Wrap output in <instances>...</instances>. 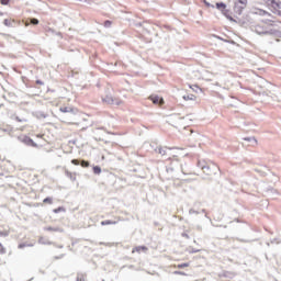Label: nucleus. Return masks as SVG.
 Here are the masks:
<instances>
[{"label":"nucleus","mask_w":281,"mask_h":281,"mask_svg":"<svg viewBox=\"0 0 281 281\" xmlns=\"http://www.w3.org/2000/svg\"><path fill=\"white\" fill-rule=\"evenodd\" d=\"M252 32L259 36H274L277 42L281 38V22H273L271 20L262 21L251 26Z\"/></svg>","instance_id":"nucleus-1"},{"label":"nucleus","mask_w":281,"mask_h":281,"mask_svg":"<svg viewBox=\"0 0 281 281\" xmlns=\"http://www.w3.org/2000/svg\"><path fill=\"white\" fill-rule=\"evenodd\" d=\"M184 149L179 148H168V147H157L156 153H159V155L168 156V157H188L190 155V151H183Z\"/></svg>","instance_id":"nucleus-2"},{"label":"nucleus","mask_w":281,"mask_h":281,"mask_svg":"<svg viewBox=\"0 0 281 281\" xmlns=\"http://www.w3.org/2000/svg\"><path fill=\"white\" fill-rule=\"evenodd\" d=\"M176 166H179V162H172L171 166L167 167V172L172 173L171 176L172 179H177V177H179V173H177L178 170H180L182 172V175H187L186 170H183V166L180 165L177 169L175 168Z\"/></svg>","instance_id":"nucleus-3"},{"label":"nucleus","mask_w":281,"mask_h":281,"mask_svg":"<svg viewBox=\"0 0 281 281\" xmlns=\"http://www.w3.org/2000/svg\"><path fill=\"white\" fill-rule=\"evenodd\" d=\"M247 8V0H237L235 2L234 12L236 14H243V10Z\"/></svg>","instance_id":"nucleus-4"},{"label":"nucleus","mask_w":281,"mask_h":281,"mask_svg":"<svg viewBox=\"0 0 281 281\" xmlns=\"http://www.w3.org/2000/svg\"><path fill=\"white\" fill-rule=\"evenodd\" d=\"M267 5H271L274 10V14L281 16V2L276 0H267Z\"/></svg>","instance_id":"nucleus-5"},{"label":"nucleus","mask_w":281,"mask_h":281,"mask_svg":"<svg viewBox=\"0 0 281 281\" xmlns=\"http://www.w3.org/2000/svg\"><path fill=\"white\" fill-rule=\"evenodd\" d=\"M167 122L169 124H171L172 126H180L181 125V116L179 114H171L168 117Z\"/></svg>","instance_id":"nucleus-6"},{"label":"nucleus","mask_w":281,"mask_h":281,"mask_svg":"<svg viewBox=\"0 0 281 281\" xmlns=\"http://www.w3.org/2000/svg\"><path fill=\"white\" fill-rule=\"evenodd\" d=\"M216 170H218L216 166H213L212 168L209 165H206L205 167H203L202 172H204V175H206L207 177H212V175H216Z\"/></svg>","instance_id":"nucleus-7"},{"label":"nucleus","mask_w":281,"mask_h":281,"mask_svg":"<svg viewBox=\"0 0 281 281\" xmlns=\"http://www.w3.org/2000/svg\"><path fill=\"white\" fill-rule=\"evenodd\" d=\"M192 124V115L180 116V126H190Z\"/></svg>","instance_id":"nucleus-8"},{"label":"nucleus","mask_w":281,"mask_h":281,"mask_svg":"<svg viewBox=\"0 0 281 281\" xmlns=\"http://www.w3.org/2000/svg\"><path fill=\"white\" fill-rule=\"evenodd\" d=\"M103 102L106 104H116L120 105V100L113 98L111 94H106L105 98H103Z\"/></svg>","instance_id":"nucleus-9"},{"label":"nucleus","mask_w":281,"mask_h":281,"mask_svg":"<svg viewBox=\"0 0 281 281\" xmlns=\"http://www.w3.org/2000/svg\"><path fill=\"white\" fill-rule=\"evenodd\" d=\"M149 100H151L153 104H158L159 106H161V104H164V98H161L157 94H151L149 97Z\"/></svg>","instance_id":"nucleus-10"},{"label":"nucleus","mask_w":281,"mask_h":281,"mask_svg":"<svg viewBox=\"0 0 281 281\" xmlns=\"http://www.w3.org/2000/svg\"><path fill=\"white\" fill-rule=\"evenodd\" d=\"M135 251H137V254H142V251H148V248L146 246H137L132 250V254H135Z\"/></svg>","instance_id":"nucleus-11"},{"label":"nucleus","mask_w":281,"mask_h":281,"mask_svg":"<svg viewBox=\"0 0 281 281\" xmlns=\"http://www.w3.org/2000/svg\"><path fill=\"white\" fill-rule=\"evenodd\" d=\"M183 100H186V101H194V100H196V95H194V94H184L183 97Z\"/></svg>","instance_id":"nucleus-12"},{"label":"nucleus","mask_w":281,"mask_h":281,"mask_svg":"<svg viewBox=\"0 0 281 281\" xmlns=\"http://www.w3.org/2000/svg\"><path fill=\"white\" fill-rule=\"evenodd\" d=\"M203 78H204V80L211 81L212 78H214V75H213L212 72H210V71H206V72L203 75Z\"/></svg>","instance_id":"nucleus-13"},{"label":"nucleus","mask_w":281,"mask_h":281,"mask_svg":"<svg viewBox=\"0 0 281 281\" xmlns=\"http://www.w3.org/2000/svg\"><path fill=\"white\" fill-rule=\"evenodd\" d=\"M258 93H259V95H268L269 98H272V100H276V97H273V94H271V92L259 91Z\"/></svg>","instance_id":"nucleus-14"},{"label":"nucleus","mask_w":281,"mask_h":281,"mask_svg":"<svg viewBox=\"0 0 281 281\" xmlns=\"http://www.w3.org/2000/svg\"><path fill=\"white\" fill-rule=\"evenodd\" d=\"M116 224H117V222H113V221H110V220L101 222V225H116Z\"/></svg>","instance_id":"nucleus-15"},{"label":"nucleus","mask_w":281,"mask_h":281,"mask_svg":"<svg viewBox=\"0 0 281 281\" xmlns=\"http://www.w3.org/2000/svg\"><path fill=\"white\" fill-rule=\"evenodd\" d=\"M216 8H217V10H225V8H227V5L223 2H217Z\"/></svg>","instance_id":"nucleus-16"},{"label":"nucleus","mask_w":281,"mask_h":281,"mask_svg":"<svg viewBox=\"0 0 281 281\" xmlns=\"http://www.w3.org/2000/svg\"><path fill=\"white\" fill-rule=\"evenodd\" d=\"M244 142H249L250 144H257V140L254 137H246L244 138Z\"/></svg>","instance_id":"nucleus-17"},{"label":"nucleus","mask_w":281,"mask_h":281,"mask_svg":"<svg viewBox=\"0 0 281 281\" xmlns=\"http://www.w3.org/2000/svg\"><path fill=\"white\" fill-rule=\"evenodd\" d=\"M93 172H94V175H100L102 172V168H100L99 166H94Z\"/></svg>","instance_id":"nucleus-18"},{"label":"nucleus","mask_w":281,"mask_h":281,"mask_svg":"<svg viewBox=\"0 0 281 281\" xmlns=\"http://www.w3.org/2000/svg\"><path fill=\"white\" fill-rule=\"evenodd\" d=\"M59 111H60L61 113H70L71 108L64 106V108H60Z\"/></svg>","instance_id":"nucleus-19"},{"label":"nucleus","mask_w":281,"mask_h":281,"mask_svg":"<svg viewBox=\"0 0 281 281\" xmlns=\"http://www.w3.org/2000/svg\"><path fill=\"white\" fill-rule=\"evenodd\" d=\"M198 166H199V168H201V170H203V167H206L207 162L199 160Z\"/></svg>","instance_id":"nucleus-20"},{"label":"nucleus","mask_w":281,"mask_h":281,"mask_svg":"<svg viewBox=\"0 0 281 281\" xmlns=\"http://www.w3.org/2000/svg\"><path fill=\"white\" fill-rule=\"evenodd\" d=\"M0 236L2 238H5V237L10 236V233L8 231H3V232H0Z\"/></svg>","instance_id":"nucleus-21"},{"label":"nucleus","mask_w":281,"mask_h":281,"mask_svg":"<svg viewBox=\"0 0 281 281\" xmlns=\"http://www.w3.org/2000/svg\"><path fill=\"white\" fill-rule=\"evenodd\" d=\"M30 23H31L32 25H38V19L33 18V19L30 20Z\"/></svg>","instance_id":"nucleus-22"},{"label":"nucleus","mask_w":281,"mask_h":281,"mask_svg":"<svg viewBox=\"0 0 281 281\" xmlns=\"http://www.w3.org/2000/svg\"><path fill=\"white\" fill-rule=\"evenodd\" d=\"M80 165L82 168H89V161L87 160H82Z\"/></svg>","instance_id":"nucleus-23"},{"label":"nucleus","mask_w":281,"mask_h":281,"mask_svg":"<svg viewBox=\"0 0 281 281\" xmlns=\"http://www.w3.org/2000/svg\"><path fill=\"white\" fill-rule=\"evenodd\" d=\"M3 24H4L7 27L12 26V22H10V20H8V19H5V20L3 21Z\"/></svg>","instance_id":"nucleus-24"},{"label":"nucleus","mask_w":281,"mask_h":281,"mask_svg":"<svg viewBox=\"0 0 281 281\" xmlns=\"http://www.w3.org/2000/svg\"><path fill=\"white\" fill-rule=\"evenodd\" d=\"M186 267H190V263L178 265V269H186Z\"/></svg>","instance_id":"nucleus-25"},{"label":"nucleus","mask_w":281,"mask_h":281,"mask_svg":"<svg viewBox=\"0 0 281 281\" xmlns=\"http://www.w3.org/2000/svg\"><path fill=\"white\" fill-rule=\"evenodd\" d=\"M257 14H259L260 16H265L267 14V11L258 10Z\"/></svg>","instance_id":"nucleus-26"},{"label":"nucleus","mask_w":281,"mask_h":281,"mask_svg":"<svg viewBox=\"0 0 281 281\" xmlns=\"http://www.w3.org/2000/svg\"><path fill=\"white\" fill-rule=\"evenodd\" d=\"M71 164H74V166H80V160L78 159H72Z\"/></svg>","instance_id":"nucleus-27"},{"label":"nucleus","mask_w":281,"mask_h":281,"mask_svg":"<svg viewBox=\"0 0 281 281\" xmlns=\"http://www.w3.org/2000/svg\"><path fill=\"white\" fill-rule=\"evenodd\" d=\"M58 212H65V209L64 207H58V209L54 210L55 214H58Z\"/></svg>","instance_id":"nucleus-28"},{"label":"nucleus","mask_w":281,"mask_h":281,"mask_svg":"<svg viewBox=\"0 0 281 281\" xmlns=\"http://www.w3.org/2000/svg\"><path fill=\"white\" fill-rule=\"evenodd\" d=\"M256 172H259L262 176L267 175V171H265L263 169H256Z\"/></svg>","instance_id":"nucleus-29"},{"label":"nucleus","mask_w":281,"mask_h":281,"mask_svg":"<svg viewBox=\"0 0 281 281\" xmlns=\"http://www.w3.org/2000/svg\"><path fill=\"white\" fill-rule=\"evenodd\" d=\"M77 281H85V276L83 274H78L77 276Z\"/></svg>","instance_id":"nucleus-30"},{"label":"nucleus","mask_w":281,"mask_h":281,"mask_svg":"<svg viewBox=\"0 0 281 281\" xmlns=\"http://www.w3.org/2000/svg\"><path fill=\"white\" fill-rule=\"evenodd\" d=\"M1 5H8L10 3V0H0Z\"/></svg>","instance_id":"nucleus-31"},{"label":"nucleus","mask_w":281,"mask_h":281,"mask_svg":"<svg viewBox=\"0 0 281 281\" xmlns=\"http://www.w3.org/2000/svg\"><path fill=\"white\" fill-rule=\"evenodd\" d=\"M43 203H49V204H52V203H53L52 198H46V199H44Z\"/></svg>","instance_id":"nucleus-32"},{"label":"nucleus","mask_w":281,"mask_h":281,"mask_svg":"<svg viewBox=\"0 0 281 281\" xmlns=\"http://www.w3.org/2000/svg\"><path fill=\"white\" fill-rule=\"evenodd\" d=\"M0 254H5V247L0 243Z\"/></svg>","instance_id":"nucleus-33"},{"label":"nucleus","mask_w":281,"mask_h":281,"mask_svg":"<svg viewBox=\"0 0 281 281\" xmlns=\"http://www.w3.org/2000/svg\"><path fill=\"white\" fill-rule=\"evenodd\" d=\"M190 89H192L196 93V91H199L200 88L199 86H190Z\"/></svg>","instance_id":"nucleus-34"},{"label":"nucleus","mask_w":281,"mask_h":281,"mask_svg":"<svg viewBox=\"0 0 281 281\" xmlns=\"http://www.w3.org/2000/svg\"><path fill=\"white\" fill-rule=\"evenodd\" d=\"M104 27H111V21L106 20V21L104 22Z\"/></svg>","instance_id":"nucleus-35"},{"label":"nucleus","mask_w":281,"mask_h":281,"mask_svg":"<svg viewBox=\"0 0 281 281\" xmlns=\"http://www.w3.org/2000/svg\"><path fill=\"white\" fill-rule=\"evenodd\" d=\"M15 120H16V122H27V120L21 119V117H19V116H15Z\"/></svg>","instance_id":"nucleus-36"},{"label":"nucleus","mask_w":281,"mask_h":281,"mask_svg":"<svg viewBox=\"0 0 281 281\" xmlns=\"http://www.w3.org/2000/svg\"><path fill=\"white\" fill-rule=\"evenodd\" d=\"M176 276H186V272H181V271H175Z\"/></svg>","instance_id":"nucleus-37"},{"label":"nucleus","mask_w":281,"mask_h":281,"mask_svg":"<svg viewBox=\"0 0 281 281\" xmlns=\"http://www.w3.org/2000/svg\"><path fill=\"white\" fill-rule=\"evenodd\" d=\"M189 214H199V211H195V210H192V209H191V210L189 211Z\"/></svg>","instance_id":"nucleus-38"},{"label":"nucleus","mask_w":281,"mask_h":281,"mask_svg":"<svg viewBox=\"0 0 281 281\" xmlns=\"http://www.w3.org/2000/svg\"><path fill=\"white\" fill-rule=\"evenodd\" d=\"M26 142H29L30 144H34V140H32V138H26Z\"/></svg>","instance_id":"nucleus-39"},{"label":"nucleus","mask_w":281,"mask_h":281,"mask_svg":"<svg viewBox=\"0 0 281 281\" xmlns=\"http://www.w3.org/2000/svg\"><path fill=\"white\" fill-rule=\"evenodd\" d=\"M23 247H25V245H23V244L19 245V249H23Z\"/></svg>","instance_id":"nucleus-40"},{"label":"nucleus","mask_w":281,"mask_h":281,"mask_svg":"<svg viewBox=\"0 0 281 281\" xmlns=\"http://www.w3.org/2000/svg\"><path fill=\"white\" fill-rule=\"evenodd\" d=\"M48 33L55 34L54 30H52V29L48 30Z\"/></svg>","instance_id":"nucleus-41"},{"label":"nucleus","mask_w":281,"mask_h":281,"mask_svg":"<svg viewBox=\"0 0 281 281\" xmlns=\"http://www.w3.org/2000/svg\"><path fill=\"white\" fill-rule=\"evenodd\" d=\"M204 3H205V5H207V8H210V2L204 0Z\"/></svg>","instance_id":"nucleus-42"},{"label":"nucleus","mask_w":281,"mask_h":281,"mask_svg":"<svg viewBox=\"0 0 281 281\" xmlns=\"http://www.w3.org/2000/svg\"><path fill=\"white\" fill-rule=\"evenodd\" d=\"M229 19V21H234V19L233 18H228Z\"/></svg>","instance_id":"nucleus-43"},{"label":"nucleus","mask_w":281,"mask_h":281,"mask_svg":"<svg viewBox=\"0 0 281 281\" xmlns=\"http://www.w3.org/2000/svg\"><path fill=\"white\" fill-rule=\"evenodd\" d=\"M57 36H60V33H56Z\"/></svg>","instance_id":"nucleus-44"},{"label":"nucleus","mask_w":281,"mask_h":281,"mask_svg":"<svg viewBox=\"0 0 281 281\" xmlns=\"http://www.w3.org/2000/svg\"><path fill=\"white\" fill-rule=\"evenodd\" d=\"M25 25H30V23L26 22Z\"/></svg>","instance_id":"nucleus-45"},{"label":"nucleus","mask_w":281,"mask_h":281,"mask_svg":"<svg viewBox=\"0 0 281 281\" xmlns=\"http://www.w3.org/2000/svg\"><path fill=\"white\" fill-rule=\"evenodd\" d=\"M2 15V13H0V16Z\"/></svg>","instance_id":"nucleus-46"}]
</instances>
